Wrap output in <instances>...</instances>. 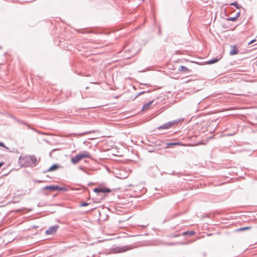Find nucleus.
Returning a JSON list of instances; mask_svg holds the SVG:
<instances>
[{"mask_svg":"<svg viewBox=\"0 0 257 257\" xmlns=\"http://www.w3.org/2000/svg\"><path fill=\"white\" fill-rule=\"evenodd\" d=\"M37 158L34 155H27L24 157L21 156L19 158V163L23 167H33L36 165Z\"/></svg>","mask_w":257,"mask_h":257,"instance_id":"f257e3e1","label":"nucleus"},{"mask_svg":"<svg viewBox=\"0 0 257 257\" xmlns=\"http://www.w3.org/2000/svg\"><path fill=\"white\" fill-rule=\"evenodd\" d=\"M96 116H97V115L93 116L91 113H87L83 114L78 115L77 118L79 119L80 121L91 123L96 119Z\"/></svg>","mask_w":257,"mask_h":257,"instance_id":"f03ea898","label":"nucleus"},{"mask_svg":"<svg viewBox=\"0 0 257 257\" xmlns=\"http://www.w3.org/2000/svg\"><path fill=\"white\" fill-rule=\"evenodd\" d=\"M184 118H179L172 120L160 125L158 127V130H168L172 127L174 125H177L181 121H183Z\"/></svg>","mask_w":257,"mask_h":257,"instance_id":"7ed1b4c3","label":"nucleus"},{"mask_svg":"<svg viewBox=\"0 0 257 257\" xmlns=\"http://www.w3.org/2000/svg\"><path fill=\"white\" fill-rule=\"evenodd\" d=\"M84 158H90V155L88 152L84 151L76 155L71 158V161L73 164H76Z\"/></svg>","mask_w":257,"mask_h":257,"instance_id":"20e7f679","label":"nucleus"},{"mask_svg":"<svg viewBox=\"0 0 257 257\" xmlns=\"http://www.w3.org/2000/svg\"><path fill=\"white\" fill-rule=\"evenodd\" d=\"M132 248L133 247L130 246H119L112 248L111 250V252L114 253H121Z\"/></svg>","mask_w":257,"mask_h":257,"instance_id":"39448f33","label":"nucleus"},{"mask_svg":"<svg viewBox=\"0 0 257 257\" xmlns=\"http://www.w3.org/2000/svg\"><path fill=\"white\" fill-rule=\"evenodd\" d=\"M157 103L155 102L154 100L149 101L148 102L145 103L143 106L141 108V111H148L151 110L155 106Z\"/></svg>","mask_w":257,"mask_h":257,"instance_id":"423d86ee","label":"nucleus"},{"mask_svg":"<svg viewBox=\"0 0 257 257\" xmlns=\"http://www.w3.org/2000/svg\"><path fill=\"white\" fill-rule=\"evenodd\" d=\"M58 228L59 226L58 225L52 226L46 230L45 233L47 235L54 234L57 232Z\"/></svg>","mask_w":257,"mask_h":257,"instance_id":"0eeeda50","label":"nucleus"},{"mask_svg":"<svg viewBox=\"0 0 257 257\" xmlns=\"http://www.w3.org/2000/svg\"><path fill=\"white\" fill-rule=\"evenodd\" d=\"M94 192L99 193H109L111 191L110 189L105 187H96L93 189Z\"/></svg>","mask_w":257,"mask_h":257,"instance_id":"6e6552de","label":"nucleus"},{"mask_svg":"<svg viewBox=\"0 0 257 257\" xmlns=\"http://www.w3.org/2000/svg\"><path fill=\"white\" fill-rule=\"evenodd\" d=\"M238 50L235 46H231V49L229 52V55L231 56L236 55L238 53Z\"/></svg>","mask_w":257,"mask_h":257,"instance_id":"1a4fd4ad","label":"nucleus"},{"mask_svg":"<svg viewBox=\"0 0 257 257\" xmlns=\"http://www.w3.org/2000/svg\"><path fill=\"white\" fill-rule=\"evenodd\" d=\"M59 168V166L57 164H54L51 167H50L46 171H44V173H46L48 172H51L56 170Z\"/></svg>","mask_w":257,"mask_h":257,"instance_id":"9d476101","label":"nucleus"},{"mask_svg":"<svg viewBox=\"0 0 257 257\" xmlns=\"http://www.w3.org/2000/svg\"><path fill=\"white\" fill-rule=\"evenodd\" d=\"M43 190H49L50 192H54L55 190V185H50V186H47L43 187L42 188Z\"/></svg>","mask_w":257,"mask_h":257,"instance_id":"9b49d317","label":"nucleus"},{"mask_svg":"<svg viewBox=\"0 0 257 257\" xmlns=\"http://www.w3.org/2000/svg\"><path fill=\"white\" fill-rule=\"evenodd\" d=\"M195 234V232L194 231H187L183 232L181 235L192 236L194 235Z\"/></svg>","mask_w":257,"mask_h":257,"instance_id":"f8f14e48","label":"nucleus"},{"mask_svg":"<svg viewBox=\"0 0 257 257\" xmlns=\"http://www.w3.org/2000/svg\"><path fill=\"white\" fill-rule=\"evenodd\" d=\"M220 58H213L207 61V63L208 64H212L217 62L219 60Z\"/></svg>","mask_w":257,"mask_h":257,"instance_id":"ddd939ff","label":"nucleus"},{"mask_svg":"<svg viewBox=\"0 0 257 257\" xmlns=\"http://www.w3.org/2000/svg\"><path fill=\"white\" fill-rule=\"evenodd\" d=\"M55 190L57 191H67V189L64 187H59L58 186H55Z\"/></svg>","mask_w":257,"mask_h":257,"instance_id":"4468645a","label":"nucleus"},{"mask_svg":"<svg viewBox=\"0 0 257 257\" xmlns=\"http://www.w3.org/2000/svg\"><path fill=\"white\" fill-rule=\"evenodd\" d=\"M178 70L180 71H183V72L188 71V72H189V69L186 67H185L184 66H182V65L180 66Z\"/></svg>","mask_w":257,"mask_h":257,"instance_id":"2eb2a0df","label":"nucleus"},{"mask_svg":"<svg viewBox=\"0 0 257 257\" xmlns=\"http://www.w3.org/2000/svg\"><path fill=\"white\" fill-rule=\"evenodd\" d=\"M230 5L234 6L237 9H240L241 7L240 5H239L237 2H234L233 3H231Z\"/></svg>","mask_w":257,"mask_h":257,"instance_id":"dca6fc26","label":"nucleus"},{"mask_svg":"<svg viewBox=\"0 0 257 257\" xmlns=\"http://www.w3.org/2000/svg\"><path fill=\"white\" fill-rule=\"evenodd\" d=\"M188 244V243L187 242H171V243H168L169 245H176V244Z\"/></svg>","mask_w":257,"mask_h":257,"instance_id":"f3484780","label":"nucleus"},{"mask_svg":"<svg viewBox=\"0 0 257 257\" xmlns=\"http://www.w3.org/2000/svg\"><path fill=\"white\" fill-rule=\"evenodd\" d=\"M89 204V203H88L83 202L79 205V207H85L88 205Z\"/></svg>","mask_w":257,"mask_h":257,"instance_id":"a211bd4d","label":"nucleus"},{"mask_svg":"<svg viewBox=\"0 0 257 257\" xmlns=\"http://www.w3.org/2000/svg\"><path fill=\"white\" fill-rule=\"evenodd\" d=\"M236 20V19L235 18V17H229L226 19V20L229 21H235Z\"/></svg>","mask_w":257,"mask_h":257,"instance_id":"6ab92c4d","label":"nucleus"},{"mask_svg":"<svg viewBox=\"0 0 257 257\" xmlns=\"http://www.w3.org/2000/svg\"><path fill=\"white\" fill-rule=\"evenodd\" d=\"M180 144L179 143H168L167 144V145L168 146H174V145H179Z\"/></svg>","mask_w":257,"mask_h":257,"instance_id":"aec40b11","label":"nucleus"},{"mask_svg":"<svg viewBox=\"0 0 257 257\" xmlns=\"http://www.w3.org/2000/svg\"><path fill=\"white\" fill-rule=\"evenodd\" d=\"M250 228V227H241V228H239L238 230H240V231L245 230L249 229Z\"/></svg>","mask_w":257,"mask_h":257,"instance_id":"412c9836","label":"nucleus"},{"mask_svg":"<svg viewBox=\"0 0 257 257\" xmlns=\"http://www.w3.org/2000/svg\"><path fill=\"white\" fill-rule=\"evenodd\" d=\"M0 147L5 148L6 149H8V148L5 146L4 143L3 142H0Z\"/></svg>","mask_w":257,"mask_h":257,"instance_id":"4be33fe9","label":"nucleus"},{"mask_svg":"<svg viewBox=\"0 0 257 257\" xmlns=\"http://www.w3.org/2000/svg\"><path fill=\"white\" fill-rule=\"evenodd\" d=\"M240 15V13L239 12H238L236 13L235 16H234L235 18L237 19Z\"/></svg>","mask_w":257,"mask_h":257,"instance_id":"5701e85b","label":"nucleus"},{"mask_svg":"<svg viewBox=\"0 0 257 257\" xmlns=\"http://www.w3.org/2000/svg\"><path fill=\"white\" fill-rule=\"evenodd\" d=\"M256 41L255 39H253V40H252L251 41H250L248 43V45H250L252 43H253L254 42H255Z\"/></svg>","mask_w":257,"mask_h":257,"instance_id":"b1692460","label":"nucleus"},{"mask_svg":"<svg viewBox=\"0 0 257 257\" xmlns=\"http://www.w3.org/2000/svg\"><path fill=\"white\" fill-rule=\"evenodd\" d=\"M17 121H18L19 122H20V123H23V124H24L27 125L28 126H29L28 124H26L25 122H23V121H20V120H17Z\"/></svg>","mask_w":257,"mask_h":257,"instance_id":"393cba45","label":"nucleus"},{"mask_svg":"<svg viewBox=\"0 0 257 257\" xmlns=\"http://www.w3.org/2000/svg\"><path fill=\"white\" fill-rule=\"evenodd\" d=\"M179 236V234H175V235H173V237H177V236Z\"/></svg>","mask_w":257,"mask_h":257,"instance_id":"a878e982","label":"nucleus"},{"mask_svg":"<svg viewBox=\"0 0 257 257\" xmlns=\"http://www.w3.org/2000/svg\"><path fill=\"white\" fill-rule=\"evenodd\" d=\"M144 93H145V91H142V92H140V93L138 94V95H141L142 94H143Z\"/></svg>","mask_w":257,"mask_h":257,"instance_id":"bb28decb","label":"nucleus"},{"mask_svg":"<svg viewBox=\"0 0 257 257\" xmlns=\"http://www.w3.org/2000/svg\"><path fill=\"white\" fill-rule=\"evenodd\" d=\"M4 165V163L3 162H1L0 163V168Z\"/></svg>","mask_w":257,"mask_h":257,"instance_id":"cd10ccee","label":"nucleus"},{"mask_svg":"<svg viewBox=\"0 0 257 257\" xmlns=\"http://www.w3.org/2000/svg\"><path fill=\"white\" fill-rule=\"evenodd\" d=\"M91 132H87V133H85V134H88V133H91Z\"/></svg>","mask_w":257,"mask_h":257,"instance_id":"c85d7f7f","label":"nucleus"},{"mask_svg":"<svg viewBox=\"0 0 257 257\" xmlns=\"http://www.w3.org/2000/svg\"><path fill=\"white\" fill-rule=\"evenodd\" d=\"M213 112L215 113V112H220V111H213Z\"/></svg>","mask_w":257,"mask_h":257,"instance_id":"c756f323","label":"nucleus"}]
</instances>
